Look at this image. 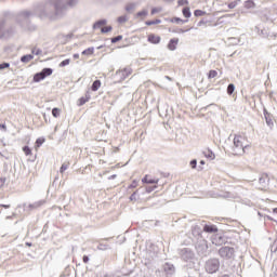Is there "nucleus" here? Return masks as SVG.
Here are the masks:
<instances>
[{"mask_svg": "<svg viewBox=\"0 0 277 277\" xmlns=\"http://www.w3.org/2000/svg\"><path fill=\"white\" fill-rule=\"evenodd\" d=\"M100 88H101V80H95V81L92 83L91 90H92L93 92H96V91H98Z\"/></svg>", "mask_w": 277, "mask_h": 277, "instance_id": "obj_21", "label": "nucleus"}, {"mask_svg": "<svg viewBox=\"0 0 277 277\" xmlns=\"http://www.w3.org/2000/svg\"><path fill=\"white\" fill-rule=\"evenodd\" d=\"M246 140L241 135H235L234 137V146L232 147L234 155H243L246 153V148H248V145H243V142Z\"/></svg>", "mask_w": 277, "mask_h": 277, "instance_id": "obj_3", "label": "nucleus"}, {"mask_svg": "<svg viewBox=\"0 0 277 277\" xmlns=\"http://www.w3.org/2000/svg\"><path fill=\"white\" fill-rule=\"evenodd\" d=\"M68 64H70V60L66 58V60H64L63 62L60 63V67L64 68V66H68Z\"/></svg>", "mask_w": 277, "mask_h": 277, "instance_id": "obj_39", "label": "nucleus"}, {"mask_svg": "<svg viewBox=\"0 0 277 277\" xmlns=\"http://www.w3.org/2000/svg\"><path fill=\"white\" fill-rule=\"evenodd\" d=\"M148 42H150L151 44H159V42H161V37L156 36V35H149L147 38Z\"/></svg>", "mask_w": 277, "mask_h": 277, "instance_id": "obj_14", "label": "nucleus"}, {"mask_svg": "<svg viewBox=\"0 0 277 277\" xmlns=\"http://www.w3.org/2000/svg\"><path fill=\"white\" fill-rule=\"evenodd\" d=\"M44 144V138H37L36 148H40Z\"/></svg>", "mask_w": 277, "mask_h": 277, "instance_id": "obj_34", "label": "nucleus"}, {"mask_svg": "<svg viewBox=\"0 0 277 277\" xmlns=\"http://www.w3.org/2000/svg\"><path fill=\"white\" fill-rule=\"evenodd\" d=\"M273 213H277V208H275V209L273 210Z\"/></svg>", "mask_w": 277, "mask_h": 277, "instance_id": "obj_64", "label": "nucleus"}, {"mask_svg": "<svg viewBox=\"0 0 277 277\" xmlns=\"http://www.w3.org/2000/svg\"><path fill=\"white\" fill-rule=\"evenodd\" d=\"M5 36V21H0V38H3Z\"/></svg>", "mask_w": 277, "mask_h": 277, "instance_id": "obj_20", "label": "nucleus"}, {"mask_svg": "<svg viewBox=\"0 0 277 277\" xmlns=\"http://www.w3.org/2000/svg\"><path fill=\"white\" fill-rule=\"evenodd\" d=\"M269 187V176L266 173H263L259 177V189H267Z\"/></svg>", "mask_w": 277, "mask_h": 277, "instance_id": "obj_7", "label": "nucleus"}, {"mask_svg": "<svg viewBox=\"0 0 277 277\" xmlns=\"http://www.w3.org/2000/svg\"><path fill=\"white\" fill-rule=\"evenodd\" d=\"M94 54V48H88L87 50L82 51V55H93Z\"/></svg>", "mask_w": 277, "mask_h": 277, "instance_id": "obj_28", "label": "nucleus"}, {"mask_svg": "<svg viewBox=\"0 0 277 277\" xmlns=\"http://www.w3.org/2000/svg\"><path fill=\"white\" fill-rule=\"evenodd\" d=\"M122 40V35L111 38V43L116 44V42H120Z\"/></svg>", "mask_w": 277, "mask_h": 277, "instance_id": "obj_36", "label": "nucleus"}, {"mask_svg": "<svg viewBox=\"0 0 277 277\" xmlns=\"http://www.w3.org/2000/svg\"><path fill=\"white\" fill-rule=\"evenodd\" d=\"M32 55H42V50L34 48L31 50Z\"/></svg>", "mask_w": 277, "mask_h": 277, "instance_id": "obj_41", "label": "nucleus"}, {"mask_svg": "<svg viewBox=\"0 0 277 277\" xmlns=\"http://www.w3.org/2000/svg\"><path fill=\"white\" fill-rule=\"evenodd\" d=\"M166 79H168L169 81H172V78H170L169 76H166Z\"/></svg>", "mask_w": 277, "mask_h": 277, "instance_id": "obj_63", "label": "nucleus"}, {"mask_svg": "<svg viewBox=\"0 0 277 277\" xmlns=\"http://www.w3.org/2000/svg\"><path fill=\"white\" fill-rule=\"evenodd\" d=\"M254 1H252V0H246L245 1V8H247V10H250V9H252V8H254Z\"/></svg>", "mask_w": 277, "mask_h": 277, "instance_id": "obj_26", "label": "nucleus"}, {"mask_svg": "<svg viewBox=\"0 0 277 277\" xmlns=\"http://www.w3.org/2000/svg\"><path fill=\"white\" fill-rule=\"evenodd\" d=\"M183 16H185V18H190L192 17V11L189 10V8H184L183 9Z\"/></svg>", "mask_w": 277, "mask_h": 277, "instance_id": "obj_25", "label": "nucleus"}, {"mask_svg": "<svg viewBox=\"0 0 277 277\" xmlns=\"http://www.w3.org/2000/svg\"><path fill=\"white\" fill-rule=\"evenodd\" d=\"M127 21H129V17H127V15H122L118 17V23H127Z\"/></svg>", "mask_w": 277, "mask_h": 277, "instance_id": "obj_37", "label": "nucleus"}, {"mask_svg": "<svg viewBox=\"0 0 277 277\" xmlns=\"http://www.w3.org/2000/svg\"><path fill=\"white\" fill-rule=\"evenodd\" d=\"M103 25H107V19H100V21L95 22L93 25V29H101V27H103Z\"/></svg>", "mask_w": 277, "mask_h": 277, "instance_id": "obj_17", "label": "nucleus"}, {"mask_svg": "<svg viewBox=\"0 0 277 277\" xmlns=\"http://www.w3.org/2000/svg\"><path fill=\"white\" fill-rule=\"evenodd\" d=\"M5 68H10V63L0 64V70H5Z\"/></svg>", "mask_w": 277, "mask_h": 277, "instance_id": "obj_47", "label": "nucleus"}, {"mask_svg": "<svg viewBox=\"0 0 277 277\" xmlns=\"http://www.w3.org/2000/svg\"><path fill=\"white\" fill-rule=\"evenodd\" d=\"M206 272L208 274H215L220 269V260L219 259H210L206 262Z\"/></svg>", "mask_w": 277, "mask_h": 277, "instance_id": "obj_5", "label": "nucleus"}, {"mask_svg": "<svg viewBox=\"0 0 277 277\" xmlns=\"http://www.w3.org/2000/svg\"><path fill=\"white\" fill-rule=\"evenodd\" d=\"M198 166V160H196V159H193L192 161H190V167L193 168V170H196V167Z\"/></svg>", "mask_w": 277, "mask_h": 277, "instance_id": "obj_48", "label": "nucleus"}, {"mask_svg": "<svg viewBox=\"0 0 277 277\" xmlns=\"http://www.w3.org/2000/svg\"><path fill=\"white\" fill-rule=\"evenodd\" d=\"M82 261L83 263H90V256L83 255Z\"/></svg>", "mask_w": 277, "mask_h": 277, "instance_id": "obj_52", "label": "nucleus"}, {"mask_svg": "<svg viewBox=\"0 0 277 277\" xmlns=\"http://www.w3.org/2000/svg\"><path fill=\"white\" fill-rule=\"evenodd\" d=\"M60 114H62V110L60 108H53L52 109V116L54 118H60Z\"/></svg>", "mask_w": 277, "mask_h": 277, "instance_id": "obj_29", "label": "nucleus"}, {"mask_svg": "<svg viewBox=\"0 0 277 277\" xmlns=\"http://www.w3.org/2000/svg\"><path fill=\"white\" fill-rule=\"evenodd\" d=\"M23 150H24L25 155H27V156L31 155V148H29V146H24Z\"/></svg>", "mask_w": 277, "mask_h": 277, "instance_id": "obj_45", "label": "nucleus"}, {"mask_svg": "<svg viewBox=\"0 0 277 277\" xmlns=\"http://www.w3.org/2000/svg\"><path fill=\"white\" fill-rule=\"evenodd\" d=\"M130 200L133 202L137 201V192H134L131 196H130Z\"/></svg>", "mask_w": 277, "mask_h": 277, "instance_id": "obj_46", "label": "nucleus"}, {"mask_svg": "<svg viewBox=\"0 0 277 277\" xmlns=\"http://www.w3.org/2000/svg\"><path fill=\"white\" fill-rule=\"evenodd\" d=\"M177 254L184 263H194V260L196 259V253L189 247L177 249Z\"/></svg>", "mask_w": 277, "mask_h": 277, "instance_id": "obj_2", "label": "nucleus"}, {"mask_svg": "<svg viewBox=\"0 0 277 277\" xmlns=\"http://www.w3.org/2000/svg\"><path fill=\"white\" fill-rule=\"evenodd\" d=\"M45 79V77H44V74H42V71L41 72H37L35 76H34V81L36 82V83H38V82H40V81H42V80H44Z\"/></svg>", "mask_w": 277, "mask_h": 277, "instance_id": "obj_18", "label": "nucleus"}, {"mask_svg": "<svg viewBox=\"0 0 277 277\" xmlns=\"http://www.w3.org/2000/svg\"><path fill=\"white\" fill-rule=\"evenodd\" d=\"M222 198H235V196H233V194L230 193H225L224 195H220Z\"/></svg>", "mask_w": 277, "mask_h": 277, "instance_id": "obj_49", "label": "nucleus"}, {"mask_svg": "<svg viewBox=\"0 0 277 277\" xmlns=\"http://www.w3.org/2000/svg\"><path fill=\"white\" fill-rule=\"evenodd\" d=\"M239 1H241V0L230 2L228 4L229 10H235V8H237V4L239 3Z\"/></svg>", "mask_w": 277, "mask_h": 277, "instance_id": "obj_33", "label": "nucleus"}, {"mask_svg": "<svg viewBox=\"0 0 277 277\" xmlns=\"http://www.w3.org/2000/svg\"><path fill=\"white\" fill-rule=\"evenodd\" d=\"M202 25H205V21L201 19L200 22H198L197 26L202 27Z\"/></svg>", "mask_w": 277, "mask_h": 277, "instance_id": "obj_55", "label": "nucleus"}, {"mask_svg": "<svg viewBox=\"0 0 277 277\" xmlns=\"http://www.w3.org/2000/svg\"><path fill=\"white\" fill-rule=\"evenodd\" d=\"M166 3H172L174 0H163Z\"/></svg>", "mask_w": 277, "mask_h": 277, "instance_id": "obj_60", "label": "nucleus"}, {"mask_svg": "<svg viewBox=\"0 0 277 277\" xmlns=\"http://www.w3.org/2000/svg\"><path fill=\"white\" fill-rule=\"evenodd\" d=\"M42 205H44V200H39V201H36V202L30 203L28 206H24V210L27 213H31V211H36V209H40V207H42Z\"/></svg>", "mask_w": 277, "mask_h": 277, "instance_id": "obj_8", "label": "nucleus"}, {"mask_svg": "<svg viewBox=\"0 0 277 277\" xmlns=\"http://www.w3.org/2000/svg\"><path fill=\"white\" fill-rule=\"evenodd\" d=\"M131 72V67H126L123 69H119L118 71H116L115 78L118 79V81H124V79H127V77H129Z\"/></svg>", "mask_w": 277, "mask_h": 277, "instance_id": "obj_6", "label": "nucleus"}, {"mask_svg": "<svg viewBox=\"0 0 277 277\" xmlns=\"http://www.w3.org/2000/svg\"><path fill=\"white\" fill-rule=\"evenodd\" d=\"M34 60V56L31 54H26L21 57V62L24 64H28V62H31Z\"/></svg>", "mask_w": 277, "mask_h": 277, "instance_id": "obj_19", "label": "nucleus"}, {"mask_svg": "<svg viewBox=\"0 0 277 277\" xmlns=\"http://www.w3.org/2000/svg\"><path fill=\"white\" fill-rule=\"evenodd\" d=\"M88 101H89V97H80L79 98V105L81 106V105H85L87 103H88Z\"/></svg>", "mask_w": 277, "mask_h": 277, "instance_id": "obj_43", "label": "nucleus"}, {"mask_svg": "<svg viewBox=\"0 0 277 277\" xmlns=\"http://www.w3.org/2000/svg\"><path fill=\"white\" fill-rule=\"evenodd\" d=\"M157 189V186H149L146 188L147 194H150V192H155Z\"/></svg>", "mask_w": 277, "mask_h": 277, "instance_id": "obj_50", "label": "nucleus"}, {"mask_svg": "<svg viewBox=\"0 0 277 277\" xmlns=\"http://www.w3.org/2000/svg\"><path fill=\"white\" fill-rule=\"evenodd\" d=\"M176 44H179V39H171L168 43L169 51H176Z\"/></svg>", "mask_w": 277, "mask_h": 277, "instance_id": "obj_15", "label": "nucleus"}, {"mask_svg": "<svg viewBox=\"0 0 277 277\" xmlns=\"http://www.w3.org/2000/svg\"><path fill=\"white\" fill-rule=\"evenodd\" d=\"M74 60H79V54H74Z\"/></svg>", "mask_w": 277, "mask_h": 277, "instance_id": "obj_58", "label": "nucleus"}, {"mask_svg": "<svg viewBox=\"0 0 277 277\" xmlns=\"http://www.w3.org/2000/svg\"><path fill=\"white\" fill-rule=\"evenodd\" d=\"M79 0H67V3L64 0H50L44 4L38 5L34 12L23 11L17 15V23L24 29H27V23L31 16H38L41 21H62L66 16V11L69 8H75Z\"/></svg>", "mask_w": 277, "mask_h": 277, "instance_id": "obj_1", "label": "nucleus"}, {"mask_svg": "<svg viewBox=\"0 0 277 277\" xmlns=\"http://www.w3.org/2000/svg\"><path fill=\"white\" fill-rule=\"evenodd\" d=\"M203 155H205V157H207V159H210V160H213V159H215V154L213 153V151H211V150H206L205 153H203Z\"/></svg>", "mask_w": 277, "mask_h": 277, "instance_id": "obj_22", "label": "nucleus"}, {"mask_svg": "<svg viewBox=\"0 0 277 277\" xmlns=\"http://www.w3.org/2000/svg\"><path fill=\"white\" fill-rule=\"evenodd\" d=\"M145 16H148L147 10H143L136 13V18H145Z\"/></svg>", "mask_w": 277, "mask_h": 277, "instance_id": "obj_24", "label": "nucleus"}, {"mask_svg": "<svg viewBox=\"0 0 277 277\" xmlns=\"http://www.w3.org/2000/svg\"><path fill=\"white\" fill-rule=\"evenodd\" d=\"M177 3H179V5H187L189 3V1H187V0H179Z\"/></svg>", "mask_w": 277, "mask_h": 277, "instance_id": "obj_51", "label": "nucleus"}, {"mask_svg": "<svg viewBox=\"0 0 277 277\" xmlns=\"http://www.w3.org/2000/svg\"><path fill=\"white\" fill-rule=\"evenodd\" d=\"M70 168V162H64L60 169V173L64 174V171Z\"/></svg>", "mask_w": 277, "mask_h": 277, "instance_id": "obj_27", "label": "nucleus"}, {"mask_svg": "<svg viewBox=\"0 0 277 277\" xmlns=\"http://www.w3.org/2000/svg\"><path fill=\"white\" fill-rule=\"evenodd\" d=\"M172 23H176L177 25H179L180 23L185 24V23H187V19H181L180 17H174V18L172 19Z\"/></svg>", "mask_w": 277, "mask_h": 277, "instance_id": "obj_32", "label": "nucleus"}, {"mask_svg": "<svg viewBox=\"0 0 277 277\" xmlns=\"http://www.w3.org/2000/svg\"><path fill=\"white\" fill-rule=\"evenodd\" d=\"M235 92V84L230 83L227 87V94H233Z\"/></svg>", "mask_w": 277, "mask_h": 277, "instance_id": "obj_31", "label": "nucleus"}, {"mask_svg": "<svg viewBox=\"0 0 277 277\" xmlns=\"http://www.w3.org/2000/svg\"><path fill=\"white\" fill-rule=\"evenodd\" d=\"M0 129H5V124H0Z\"/></svg>", "mask_w": 277, "mask_h": 277, "instance_id": "obj_62", "label": "nucleus"}, {"mask_svg": "<svg viewBox=\"0 0 277 277\" xmlns=\"http://www.w3.org/2000/svg\"><path fill=\"white\" fill-rule=\"evenodd\" d=\"M5 185V179H0V187H3Z\"/></svg>", "mask_w": 277, "mask_h": 277, "instance_id": "obj_54", "label": "nucleus"}, {"mask_svg": "<svg viewBox=\"0 0 277 277\" xmlns=\"http://www.w3.org/2000/svg\"><path fill=\"white\" fill-rule=\"evenodd\" d=\"M151 14L154 15V14H157V9H151Z\"/></svg>", "mask_w": 277, "mask_h": 277, "instance_id": "obj_57", "label": "nucleus"}, {"mask_svg": "<svg viewBox=\"0 0 277 277\" xmlns=\"http://www.w3.org/2000/svg\"><path fill=\"white\" fill-rule=\"evenodd\" d=\"M264 118H265L267 127H269V129H272V127H274V120L272 119V114H269L267 111V109H265V108H264Z\"/></svg>", "mask_w": 277, "mask_h": 277, "instance_id": "obj_12", "label": "nucleus"}, {"mask_svg": "<svg viewBox=\"0 0 277 277\" xmlns=\"http://www.w3.org/2000/svg\"><path fill=\"white\" fill-rule=\"evenodd\" d=\"M41 72L43 74V77H51V75H53V69L52 68H43L41 70Z\"/></svg>", "mask_w": 277, "mask_h": 277, "instance_id": "obj_23", "label": "nucleus"}, {"mask_svg": "<svg viewBox=\"0 0 277 277\" xmlns=\"http://www.w3.org/2000/svg\"><path fill=\"white\" fill-rule=\"evenodd\" d=\"M137 5H140V3L137 2H129L126 4V12H128V14H133V12H135V10H137Z\"/></svg>", "mask_w": 277, "mask_h": 277, "instance_id": "obj_11", "label": "nucleus"}, {"mask_svg": "<svg viewBox=\"0 0 277 277\" xmlns=\"http://www.w3.org/2000/svg\"><path fill=\"white\" fill-rule=\"evenodd\" d=\"M200 248H201V250H203V251H200ZM207 249H208L207 245H201V246H199V247L197 248V251H198V252H201V254H205V251H207Z\"/></svg>", "mask_w": 277, "mask_h": 277, "instance_id": "obj_44", "label": "nucleus"}, {"mask_svg": "<svg viewBox=\"0 0 277 277\" xmlns=\"http://www.w3.org/2000/svg\"><path fill=\"white\" fill-rule=\"evenodd\" d=\"M159 23H161V19L147 21V22H145V25H147L148 27H150V25H159Z\"/></svg>", "mask_w": 277, "mask_h": 277, "instance_id": "obj_30", "label": "nucleus"}, {"mask_svg": "<svg viewBox=\"0 0 277 277\" xmlns=\"http://www.w3.org/2000/svg\"><path fill=\"white\" fill-rule=\"evenodd\" d=\"M185 31H187V30L180 29L179 34H185Z\"/></svg>", "mask_w": 277, "mask_h": 277, "instance_id": "obj_59", "label": "nucleus"}, {"mask_svg": "<svg viewBox=\"0 0 277 277\" xmlns=\"http://www.w3.org/2000/svg\"><path fill=\"white\" fill-rule=\"evenodd\" d=\"M235 248L225 246L221 247L219 249V255L221 259H224V261H233L235 259Z\"/></svg>", "mask_w": 277, "mask_h": 277, "instance_id": "obj_4", "label": "nucleus"}, {"mask_svg": "<svg viewBox=\"0 0 277 277\" xmlns=\"http://www.w3.org/2000/svg\"><path fill=\"white\" fill-rule=\"evenodd\" d=\"M142 183H148L149 185H157L159 183V179H153L150 175H145L142 179Z\"/></svg>", "mask_w": 277, "mask_h": 277, "instance_id": "obj_13", "label": "nucleus"}, {"mask_svg": "<svg viewBox=\"0 0 277 277\" xmlns=\"http://www.w3.org/2000/svg\"><path fill=\"white\" fill-rule=\"evenodd\" d=\"M205 233H217V226L215 225H205L203 226Z\"/></svg>", "mask_w": 277, "mask_h": 277, "instance_id": "obj_16", "label": "nucleus"}, {"mask_svg": "<svg viewBox=\"0 0 277 277\" xmlns=\"http://www.w3.org/2000/svg\"><path fill=\"white\" fill-rule=\"evenodd\" d=\"M163 269H164L166 274H169L170 276L174 275L176 272L174 264L169 263V262L163 264Z\"/></svg>", "mask_w": 277, "mask_h": 277, "instance_id": "obj_9", "label": "nucleus"}, {"mask_svg": "<svg viewBox=\"0 0 277 277\" xmlns=\"http://www.w3.org/2000/svg\"><path fill=\"white\" fill-rule=\"evenodd\" d=\"M194 14H195V16H205V14H207V13L202 10H195Z\"/></svg>", "mask_w": 277, "mask_h": 277, "instance_id": "obj_40", "label": "nucleus"}, {"mask_svg": "<svg viewBox=\"0 0 277 277\" xmlns=\"http://www.w3.org/2000/svg\"><path fill=\"white\" fill-rule=\"evenodd\" d=\"M109 249V246L108 245H104V243H100L97 246V250H108Z\"/></svg>", "mask_w": 277, "mask_h": 277, "instance_id": "obj_42", "label": "nucleus"}, {"mask_svg": "<svg viewBox=\"0 0 277 277\" xmlns=\"http://www.w3.org/2000/svg\"><path fill=\"white\" fill-rule=\"evenodd\" d=\"M113 27L111 26H106V27H103L101 29V32L102 34H109V31H111Z\"/></svg>", "mask_w": 277, "mask_h": 277, "instance_id": "obj_35", "label": "nucleus"}, {"mask_svg": "<svg viewBox=\"0 0 277 277\" xmlns=\"http://www.w3.org/2000/svg\"><path fill=\"white\" fill-rule=\"evenodd\" d=\"M208 77L210 79H215L217 77V72L215 70H210Z\"/></svg>", "mask_w": 277, "mask_h": 277, "instance_id": "obj_38", "label": "nucleus"}, {"mask_svg": "<svg viewBox=\"0 0 277 277\" xmlns=\"http://www.w3.org/2000/svg\"><path fill=\"white\" fill-rule=\"evenodd\" d=\"M137 187V182L136 181H133L132 184L130 185V188H135Z\"/></svg>", "mask_w": 277, "mask_h": 277, "instance_id": "obj_53", "label": "nucleus"}, {"mask_svg": "<svg viewBox=\"0 0 277 277\" xmlns=\"http://www.w3.org/2000/svg\"><path fill=\"white\" fill-rule=\"evenodd\" d=\"M200 166H205V160H200Z\"/></svg>", "mask_w": 277, "mask_h": 277, "instance_id": "obj_61", "label": "nucleus"}, {"mask_svg": "<svg viewBox=\"0 0 277 277\" xmlns=\"http://www.w3.org/2000/svg\"><path fill=\"white\" fill-rule=\"evenodd\" d=\"M160 116H168V113L163 114L161 113V109H158Z\"/></svg>", "mask_w": 277, "mask_h": 277, "instance_id": "obj_56", "label": "nucleus"}, {"mask_svg": "<svg viewBox=\"0 0 277 277\" xmlns=\"http://www.w3.org/2000/svg\"><path fill=\"white\" fill-rule=\"evenodd\" d=\"M212 243H214V246H222L223 243H226V238L221 235H215L212 238Z\"/></svg>", "mask_w": 277, "mask_h": 277, "instance_id": "obj_10", "label": "nucleus"}]
</instances>
